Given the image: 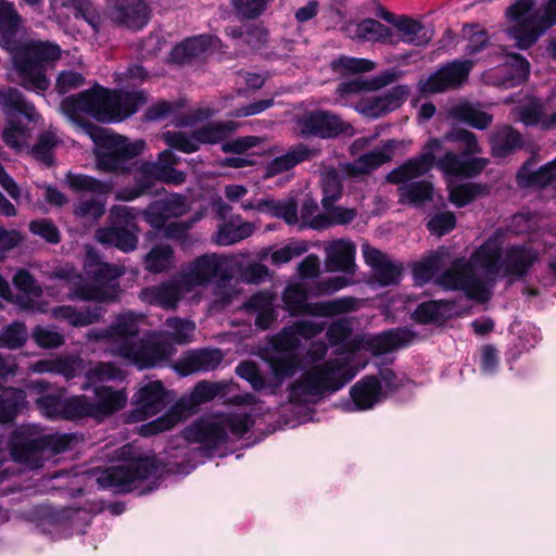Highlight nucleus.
Instances as JSON below:
<instances>
[{
  "label": "nucleus",
  "instance_id": "obj_1",
  "mask_svg": "<svg viewBox=\"0 0 556 556\" xmlns=\"http://www.w3.org/2000/svg\"><path fill=\"white\" fill-rule=\"evenodd\" d=\"M147 102L148 94L143 90L124 91L94 84L90 89L72 96V123L77 126L81 123L76 111L85 112L101 123L122 122L137 113Z\"/></svg>",
  "mask_w": 556,
  "mask_h": 556
},
{
  "label": "nucleus",
  "instance_id": "obj_52",
  "mask_svg": "<svg viewBox=\"0 0 556 556\" xmlns=\"http://www.w3.org/2000/svg\"><path fill=\"white\" fill-rule=\"evenodd\" d=\"M174 249L168 244H155L144 256V268L153 274H161L170 268Z\"/></svg>",
  "mask_w": 556,
  "mask_h": 556
},
{
  "label": "nucleus",
  "instance_id": "obj_19",
  "mask_svg": "<svg viewBox=\"0 0 556 556\" xmlns=\"http://www.w3.org/2000/svg\"><path fill=\"white\" fill-rule=\"evenodd\" d=\"M184 438L206 450H216L228 441V432L223 424L200 418L184 430Z\"/></svg>",
  "mask_w": 556,
  "mask_h": 556
},
{
  "label": "nucleus",
  "instance_id": "obj_55",
  "mask_svg": "<svg viewBox=\"0 0 556 556\" xmlns=\"http://www.w3.org/2000/svg\"><path fill=\"white\" fill-rule=\"evenodd\" d=\"M330 67L340 75L362 74L372 71L375 63L367 59L341 55L331 61Z\"/></svg>",
  "mask_w": 556,
  "mask_h": 556
},
{
  "label": "nucleus",
  "instance_id": "obj_57",
  "mask_svg": "<svg viewBox=\"0 0 556 556\" xmlns=\"http://www.w3.org/2000/svg\"><path fill=\"white\" fill-rule=\"evenodd\" d=\"M356 215L357 213L355 208L337 206L332 210L329 216L324 214L316 215L312 218L309 226L313 229H323L330 225H346L350 224Z\"/></svg>",
  "mask_w": 556,
  "mask_h": 556
},
{
  "label": "nucleus",
  "instance_id": "obj_56",
  "mask_svg": "<svg viewBox=\"0 0 556 556\" xmlns=\"http://www.w3.org/2000/svg\"><path fill=\"white\" fill-rule=\"evenodd\" d=\"M105 213V197H90L81 200L75 207L74 214L87 224L97 223Z\"/></svg>",
  "mask_w": 556,
  "mask_h": 556
},
{
  "label": "nucleus",
  "instance_id": "obj_11",
  "mask_svg": "<svg viewBox=\"0 0 556 556\" xmlns=\"http://www.w3.org/2000/svg\"><path fill=\"white\" fill-rule=\"evenodd\" d=\"M300 136L303 138L333 139L348 134L352 126L340 115L327 110H314L298 121Z\"/></svg>",
  "mask_w": 556,
  "mask_h": 556
},
{
  "label": "nucleus",
  "instance_id": "obj_51",
  "mask_svg": "<svg viewBox=\"0 0 556 556\" xmlns=\"http://www.w3.org/2000/svg\"><path fill=\"white\" fill-rule=\"evenodd\" d=\"M400 194V203H409L420 205L432 200L433 186L427 180L413 181L402 185L397 188Z\"/></svg>",
  "mask_w": 556,
  "mask_h": 556
},
{
  "label": "nucleus",
  "instance_id": "obj_20",
  "mask_svg": "<svg viewBox=\"0 0 556 556\" xmlns=\"http://www.w3.org/2000/svg\"><path fill=\"white\" fill-rule=\"evenodd\" d=\"M539 260V253L526 244H513L506 248L502 260V269L507 277L526 278Z\"/></svg>",
  "mask_w": 556,
  "mask_h": 556
},
{
  "label": "nucleus",
  "instance_id": "obj_54",
  "mask_svg": "<svg viewBox=\"0 0 556 556\" xmlns=\"http://www.w3.org/2000/svg\"><path fill=\"white\" fill-rule=\"evenodd\" d=\"M166 336L177 344H187L191 341L195 330V324L192 320L180 317H169L165 321Z\"/></svg>",
  "mask_w": 556,
  "mask_h": 556
},
{
  "label": "nucleus",
  "instance_id": "obj_58",
  "mask_svg": "<svg viewBox=\"0 0 556 556\" xmlns=\"http://www.w3.org/2000/svg\"><path fill=\"white\" fill-rule=\"evenodd\" d=\"M101 304L93 302L80 307H72V327H85L100 321L106 312Z\"/></svg>",
  "mask_w": 556,
  "mask_h": 556
},
{
  "label": "nucleus",
  "instance_id": "obj_37",
  "mask_svg": "<svg viewBox=\"0 0 556 556\" xmlns=\"http://www.w3.org/2000/svg\"><path fill=\"white\" fill-rule=\"evenodd\" d=\"M455 303L447 300H429L417 305L412 318L419 325L442 324L450 317L446 314L454 307Z\"/></svg>",
  "mask_w": 556,
  "mask_h": 556
},
{
  "label": "nucleus",
  "instance_id": "obj_53",
  "mask_svg": "<svg viewBox=\"0 0 556 556\" xmlns=\"http://www.w3.org/2000/svg\"><path fill=\"white\" fill-rule=\"evenodd\" d=\"M40 410L49 418L70 419V401L61 394H48L36 400Z\"/></svg>",
  "mask_w": 556,
  "mask_h": 556
},
{
  "label": "nucleus",
  "instance_id": "obj_25",
  "mask_svg": "<svg viewBox=\"0 0 556 556\" xmlns=\"http://www.w3.org/2000/svg\"><path fill=\"white\" fill-rule=\"evenodd\" d=\"M13 285L22 292V294L16 296V303L20 307L31 312H46L43 303H35L34 301V299L42 295V289L28 270L24 268L18 269L13 277Z\"/></svg>",
  "mask_w": 556,
  "mask_h": 556
},
{
  "label": "nucleus",
  "instance_id": "obj_28",
  "mask_svg": "<svg viewBox=\"0 0 556 556\" xmlns=\"http://www.w3.org/2000/svg\"><path fill=\"white\" fill-rule=\"evenodd\" d=\"M350 395L356 410L370 409L382 395L381 381L375 375L365 376L351 387Z\"/></svg>",
  "mask_w": 556,
  "mask_h": 556
},
{
  "label": "nucleus",
  "instance_id": "obj_5",
  "mask_svg": "<svg viewBox=\"0 0 556 556\" xmlns=\"http://www.w3.org/2000/svg\"><path fill=\"white\" fill-rule=\"evenodd\" d=\"M84 271L89 282L78 289L79 299L98 303L118 301V279L124 275L123 267L101 261L100 255L90 249L86 254Z\"/></svg>",
  "mask_w": 556,
  "mask_h": 556
},
{
  "label": "nucleus",
  "instance_id": "obj_27",
  "mask_svg": "<svg viewBox=\"0 0 556 556\" xmlns=\"http://www.w3.org/2000/svg\"><path fill=\"white\" fill-rule=\"evenodd\" d=\"M225 388L226 386L222 382L202 380L193 387L189 396L179 399L176 404H181L180 410L188 418L197 413L200 405L213 401Z\"/></svg>",
  "mask_w": 556,
  "mask_h": 556
},
{
  "label": "nucleus",
  "instance_id": "obj_18",
  "mask_svg": "<svg viewBox=\"0 0 556 556\" xmlns=\"http://www.w3.org/2000/svg\"><path fill=\"white\" fill-rule=\"evenodd\" d=\"M186 212V197L173 193L165 199L154 200L141 212L143 220L154 230L164 228L172 217H179Z\"/></svg>",
  "mask_w": 556,
  "mask_h": 556
},
{
  "label": "nucleus",
  "instance_id": "obj_62",
  "mask_svg": "<svg viewBox=\"0 0 556 556\" xmlns=\"http://www.w3.org/2000/svg\"><path fill=\"white\" fill-rule=\"evenodd\" d=\"M270 344L276 353H294L300 348L301 340L292 326L288 325L271 338Z\"/></svg>",
  "mask_w": 556,
  "mask_h": 556
},
{
  "label": "nucleus",
  "instance_id": "obj_45",
  "mask_svg": "<svg viewBox=\"0 0 556 556\" xmlns=\"http://www.w3.org/2000/svg\"><path fill=\"white\" fill-rule=\"evenodd\" d=\"M181 404H174L164 415L153 419L152 421L141 425L139 434L143 438H149L168 431L174 428L178 422L186 419L184 413L180 410Z\"/></svg>",
  "mask_w": 556,
  "mask_h": 556
},
{
  "label": "nucleus",
  "instance_id": "obj_3",
  "mask_svg": "<svg viewBox=\"0 0 556 556\" xmlns=\"http://www.w3.org/2000/svg\"><path fill=\"white\" fill-rule=\"evenodd\" d=\"M8 52L11 54L22 87L37 91L49 88L46 67L52 66L61 58L58 45L35 39H18Z\"/></svg>",
  "mask_w": 556,
  "mask_h": 556
},
{
  "label": "nucleus",
  "instance_id": "obj_9",
  "mask_svg": "<svg viewBox=\"0 0 556 556\" xmlns=\"http://www.w3.org/2000/svg\"><path fill=\"white\" fill-rule=\"evenodd\" d=\"M473 61L459 60L445 62L426 79L418 81L421 94H438L460 89L469 79Z\"/></svg>",
  "mask_w": 556,
  "mask_h": 556
},
{
  "label": "nucleus",
  "instance_id": "obj_2",
  "mask_svg": "<svg viewBox=\"0 0 556 556\" xmlns=\"http://www.w3.org/2000/svg\"><path fill=\"white\" fill-rule=\"evenodd\" d=\"M78 130L92 140L97 167L104 173L128 174V163L140 156L146 148L142 139L131 141L126 136L89 121L80 123Z\"/></svg>",
  "mask_w": 556,
  "mask_h": 556
},
{
  "label": "nucleus",
  "instance_id": "obj_59",
  "mask_svg": "<svg viewBox=\"0 0 556 556\" xmlns=\"http://www.w3.org/2000/svg\"><path fill=\"white\" fill-rule=\"evenodd\" d=\"M27 338L26 326L23 323H12L0 330V348L20 349L26 343Z\"/></svg>",
  "mask_w": 556,
  "mask_h": 556
},
{
  "label": "nucleus",
  "instance_id": "obj_13",
  "mask_svg": "<svg viewBox=\"0 0 556 556\" xmlns=\"http://www.w3.org/2000/svg\"><path fill=\"white\" fill-rule=\"evenodd\" d=\"M170 393L162 381L154 380L143 384L131 399L135 406L128 414V421L138 422L159 414L172 402Z\"/></svg>",
  "mask_w": 556,
  "mask_h": 556
},
{
  "label": "nucleus",
  "instance_id": "obj_12",
  "mask_svg": "<svg viewBox=\"0 0 556 556\" xmlns=\"http://www.w3.org/2000/svg\"><path fill=\"white\" fill-rule=\"evenodd\" d=\"M115 352L118 356L132 362L138 368L147 369L168 359L173 348L164 341H124L115 346Z\"/></svg>",
  "mask_w": 556,
  "mask_h": 556
},
{
  "label": "nucleus",
  "instance_id": "obj_6",
  "mask_svg": "<svg viewBox=\"0 0 556 556\" xmlns=\"http://www.w3.org/2000/svg\"><path fill=\"white\" fill-rule=\"evenodd\" d=\"M307 291L303 286H288L282 292L285 308L292 316L333 317L356 312L359 307L358 300L353 296H342L318 302H307Z\"/></svg>",
  "mask_w": 556,
  "mask_h": 556
},
{
  "label": "nucleus",
  "instance_id": "obj_36",
  "mask_svg": "<svg viewBox=\"0 0 556 556\" xmlns=\"http://www.w3.org/2000/svg\"><path fill=\"white\" fill-rule=\"evenodd\" d=\"M312 150L304 143H298L291 147L285 154L276 156L267 163L265 167V178H271L286 170H289L298 164L309 160Z\"/></svg>",
  "mask_w": 556,
  "mask_h": 556
},
{
  "label": "nucleus",
  "instance_id": "obj_21",
  "mask_svg": "<svg viewBox=\"0 0 556 556\" xmlns=\"http://www.w3.org/2000/svg\"><path fill=\"white\" fill-rule=\"evenodd\" d=\"M224 354L219 349H198L185 354L175 365L180 376H189L199 371L216 369L223 362Z\"/></svg>",
  "mask_w": 556,
  "mask_h": 556
},
{
  "label": "nucleus",
  "instance_id": "obj_34",
  "mask_svg": "<svg viewBox=\"0 0 556 556\" xmlns=\"http://www.w3.org/2000/svg\"><path fill=\"white\" fill-rule=\"evenodd\" d=\"M392 150L393 146L389 141L381 149L372 150L362 154L353 164L348 165V174L351 177L368 175L372 170L379 168L381 165L391 161Z\"/></svg>",
  "mask_w": 556,
  "mask_h": 556
},
{
  "label": "nucleus",
  "instance_id": "obj_33",
  "mask_svg": "<svg viewBox=\"0 0 556 556\" xmlns=\"http://www.w3.org/2000/svg\"><path fill=\"white\" fill-rule=\"evenodd\" d=\"M139 230L129 229L117 225H111L97 231V240L100 243L108 244L121 250L124 253L136 250L138 245L137 232Z\"/></svg>",
  "mask_w": 556,
  "mask_h": 556
},
{
  "label": "nucleus",
  "instance_id": "obj_60",
  "mask_svg": "<svg viewBox=\"0 0 556 556\" xmlns=\"http://www.w3.org/2000/svg\"><path fill=\"white\" fill-rule=\"evenodd\" d=\"M236 374L247 380L254 391H263L269 389V382L262 375L257 364L253 361L240 362L236 367Z\"/></svg>",
  "mask_w": 556,
  "mask_h": 556
},
{
  "label": "nucleus",
  "instance_id": "obj_32",
  "mask_svg": "<svg viewBox=\"0 0 556 556\" xmlns=\"http://www.w3.org/2000/svg\"><path fill=\"white\" fill-rule=\"evenodd\" d=\"M267 362L273 372V379L269 381L270 393L276 394L283 381L295 375L301 361L295 353H277Z\"/></svg>",
  "mask_w": 556,
  "mask_h": 556
},
{
  "label": "nucleus",
  "instance_id": "obj_15",
  "mask_svg": "<svg viewBox=\"0 0 556 556\" xmlns=\"http://www.w3.org/2000/svg\"><path fill=\"white\" fill-rule=\"evenodd\" d=\"M96 402L93 404L83 403V399L72 395V419L75 416L92 415L93 412L103 416L112 415L127 403L124 391L115 390L112 387L101 386L94 390Z\"/></svg>",
  "mask_w": 556,
  "mask_h": 556
},
{
  "label": "nucleus",
  "instance_id": "obj_63",
  "mask_svg": "<svg viewBox=\"0 0 556 556\" xmlns=\"http://www.w3.org/2000/svg\"><path fill=\"white\" fill-rule=\"evenodd\" d=\"M165 143L182 153H194L200 150L199 142L190 135L182 131H166L163 134Z\"/></svg>",
  "mask_w": 556,
  "mask_h": 556
},
{
  "label": "nucleus",
  "instance_id": "obj_7",
  "mask_svg": "<svg viewBox=\"0 0 556 556\" xmlns=\"http://www.w3.org/2000/svg\"><path fill=\"white\" fill-rule=\"evenodd\" d=\"M162 466L155 456H139L127 464L106 468L97 477V483L100 489L114 488L116 493H128L136 482L156 477Z\"/></svg>",
  "mask_w": 556,
  "mask_h": 556
},
{
  "label": "nucleus",
  "instance_id": "obj_41",
  "mask_svg": "<svg viewBox=\"0 0 556 556\" xmlns=\"http://www.w3.org/2000/svg\"><path fill=\"white\" fill-rule=\"evenodd\" d=\"M0 108L7 114L21 113L31 123H37L40 118L35 106L16 88L0 89Z\"/></svg>",
  "mask_w": 556,
  "mask_h": 556
},
{
  "label": "nucleus",
  "instance_id": "obj_17",
  "mask_svg": "<svg viewBox=\"0 0 556 556\" xmlns=\"http://www.w3.org/2000/svg\"><path fill=\"white\" fill-rule=\"evenodd\" d=\"M476 153H454L447 151L438 159L437 168L447 176L471 179L479 176L489 164L485 157L472 156Z\"/></svg>",
  "mask_w": 556,
  "mask_h": 556
},
{
  "label": "nucleus",
  "instance_id": "obj_38",
  "mask_svg": "<svg viewBox=\"0 0 556 556\" xmlns=\"http://www.w3.org/2000/svg\"><path fill=\"white\" fill-rule=\"evenodd\" d=\"M490 144L494 157H506L522 148L523 140L517 129L510 125H504L491 135Z\"/></svg>",
  "mask_w": 556,
  "mask_h": 556
},
{
  "label": "nucleus",
  "instance_id": "obj_50",
  "mask_svg": "<svg viewBox=\"0 0 556 556\" xmlns=\"http://www.w3.org/2000/svg\"><path fill=\"white\" fill-rule=\"evenodd\" d=\"M146 291L150 295L151 304L165 309L176 308L181 299V290L173 281L163 282Z\"/></svg>",
  "mask_w": 556,
  "mask_h": 556
},
{
  "label": "nucleus",
  "instance_id": "obj_30",
  "mask_svg": "<svg viewBox=\"0 0 556 556\" xmlns=\"http://www.w3.org/2000/svg\"><path fill=\"white\" fill-rule=\"evenodd\" d=\"M536 160L531 156L521 165L517 174L519 185L544 188L556 180V160L542 165L536 170L533 169Z\"/></svg>",
  "mask_w": 556,
  "mask_h": 556
},
{
  "label": "nucleus",
  "instance_id": "obj_31",
  "mask_svg": "<svg viewBox=\"0 0 556 556\" xmlns=\"http://www.w3.org/2000/svg\"><path fill=\"white\" fill-rule=\"evenodd\" d=\"M212 40L210 35L189 37L173 47L169 59L179 65L187 64L206 53L212 47Z\"/></svg>",
  "mask_w": 556,
  "mask_h": 556
},
{
  "label": "nucleus",
  "instance_id": "obj_44",
  "mask_svg": "<svg viewBox=\"0 0 556 556\" xmlns=\"http://www.w3.org/2000/svg\"><path fill=\"white\" fill-rule=\"evenodd\" d=\"M31 132L33 129L21 121L10 118L2 130V140L16 152H28Z\"/></svg>",
  "mask_w": 556,
  "mask_h": 556
},
{
  "label": "nucleus",
  "instance_id": "obj_49",
  "mask_svg": "<svg viewBox=\"0 0 556 556\" xmlns=\"http://www.w3.org/2000/svg\"><path fill=\"white\" fill-rule=\"evenodd\" d=\"M356 33L359 37L367 40L389 43L392 46L399 43V40H395L394 38L392 29L375 18L362 20L357 24Z\"/></svg>",
  "mask_w": 556,
  "mask_h": 556
},
{
  "label": "nucleus",
  "instance_id": "obj_47",
  "mask_svg": "<svg viewBox=\"0 0 556 556\" xmlns=\"http://www.w3.org/2000/svg\"><path fill=\"white\" fill-rule=\"evenodd\" d=\"M261 212H266L273 217L283 219L288 225L298 223V203L294 199L279 201L274 199L261 200L256 206Z\"/></svg>",
  "mask_w": 556,
  "mask_h": 556
},
{
  "label": "nucleus",
  "instance_id": "obj_29",
  "mask_svg": "<svg viewBox=\"0 0 556 556\" xmlns=\"http://www.w3.org/2000/svg\"><path fill=\"white\" fill-rule=\"evenodd\" d=\"M239 129V123L232 119L211 121L192 130V137L200 144H223Z\"/></svg>",
  "mask_w": 556,
  "mask_h": 556
},
{
  "label": "nucleus",
  "instance_id": "obj_16",
  "mask_svg": "<svg viewBox=\"0 0 556 556\" xmlns=\"http://www.w3.org/2000/svg\"><path fill=\"white\" fill-rule=\"evenodd\" d=\"M418 333L408 327H396L362 338L363 350L372 356H381L410 346Z\"/></svg>",
  "mask_w": 556,
  "mask_h": 556
},
{
  "label": "nucleus",
  "instance_id": "obj_10",
  "mask_svg": "<svg viewBox=\"0 0 556 556\" xmlns=\"http://www.w3.org/2000/svg\"><path fill=\"white\" fill-rule=\"evenodd\" d=\"M104 16L114 26L137 33L150 23L152 9L146 0H106Z\"/></svg>",
  "mask_w": 556,
  "mask_h": 556
},
{
  "label": "nucleus",
  "instance_id": "obj_23",
  "mask_svg": "<svg viewBox=\"0 0 556 556\" xmlns=\"http://www.w3.org/2000/svg\"><path fill=\"white\" fill-rule=\"evenodd\" d=\"M549 27L534 13L522 21L514 22L508 28L509 38L516 41V46L521 50H528L533 47L540 37L545 34Z\"/></svg>",
  "mask_w": 556,
  "mask_h": 556
},
{
  "label": "nucleus",
  "instance_id": "obj_26",
  "mask_svg": "<svg viewBox=\"0 0 556 556\" xmlns=\"http://www.w3.org/2000/svg\"><path fill=\"white\" fill-rule=\"evenodd\" d=\"M450 119L466 124L472 128L484 130L489 128L493 122V115L481 110L479 103H472L464 100L447 110Z\"/></svg>",
  "mask_w": 556,
  "mask_h": 556
},
{
  "label": "nucleus",
  "instance_id": "obj_4",
  "mask_svg": "<svg viewBox=\"0 0 556 556\" xmlns=\"http://www.w3.org/2000/svg\"><path fill=\"white\" fill-rule=\"evenodd\" d=\"M356 372L343 358H329L306 370L301 379L289 386L288 400L300 403L301 395L324 396L340 391Z\"/></svg>",
  "mask_w": 556,
  "mask_h": 556
},
{
  "label": "nucleus",
  "instance_id": "obj_48",
  "mask_svg": "<svg viewBox=\"0 0 556 556\" xmlns=\"http://www.w3.org/2000/svg\"><path fill=\"white\" fill-rule=\"evenodd\" d=\"M472 273L471 266L464 260H455L450 268L438 278V283L446 290L462 291L468 277Z\"/></svg>",
  "mask_w": 556,
  "mask_h": 556
},
{
  "label": "nucleus",
  "instance_id": "obj_35",
  "mask_svg": "<svg viewBox=\"0 0 556 556\" xmlns=\"http://www.w3.org/2000/svg\"><path fill=\"white\" fill-rule=\"evenodd\" d=\"M139 336L138 318L132 313L119 315L114 324L106 330L94 333L92 338L100 339H114L116 346L124 341H135Z\"/></svg>",
  "mask_w": 556,
  "mask_h": 556
},
{
  "label": "nucleus",
  "instance_id": "obj_14",
  "mask_svg": "<svg viewBox=\"0 0 556 556\" xmlns=\"http://www.w3.org/2000/svg\"><path fill=\"white\" fill-rule=\"evenodd\" d=\"M442 149V140L430 138L424 146V151L405 161L387 175V181L393 185H405L407 181L421 177L437 167L438 159L434 153Z\"/></svg>",
  "mask_w": 556,
  "mask_h": 556
},
{
  "label": "nucleus",
  "instance_id": "obj_39",
  "mask_svg": "<svg viewBox=\"0 0 556 556\" xmlns=\"http://www.w3.org/2000/svg\"><path fill=\"white\" fill-rule=\"evenodd\" d=\"M355 245L351 242L338 241L327 254L326 266L329 271L355 273Z\"/></svg>",
  "mask_w": 556,
  "mask_h": 556
},
{
  "label": "nucleus",
  "instance_id": "obj_40",
  "mask_svg": "<svg viewBox=\"0 0 556 556\" xmlns=\"http://www.w3.org/2000/svg\"><path fill=\"white\" fill-rule=\"evenodd\" d=\"M21 17L12 3L0 0V45L7 51L18 40Z\"/></svg>",
  "mask_w": 556,
  "mask_h": 556
},
{
  "label": "nucleus",
  "instance_id": "obj_22",
  "mask_svg": "<svg viewBox=\"0 0 556 556\" xmlns=\"http://www.w3.org/2000/svg\"><path fill=\"white\" fill-rule=\"evenodd\" d=\"M134 185L119 190L117 198L122 201H134L142 195L157 194L160 190L156 188L157 175L154 164L143 161L135 169Z\"/></svg>",
  "mask_w": 556,
  "mask_h": 556
},
{
  "label": "nucleus",
  "instance_id": "obj_8",
  "mask_svg": "<svg viewBox=\"0 0 556 556\" xmlns=\"http://www.w3.org/2000/svg\"><path fill=\"white\" fill-rule=\"evenodd\" d=\"M68 435L29 433L21 430L12 445L13 458L30 468L42 466V460L66 450Z\"/></svg>",
  "mask_w": 556,
  "mask_h": 556
},
{
  "label": "nucleus",
  "instance_id": "obj_43",
  "mask_svg": "<svg viewBox=\"0 0 556 556\" xmlns=\"http://www.w3.org/2000/svg\"><path fill=\"white\" fill-rule=\"evenodd\" d=\"M393 26L401 33V37L397 40L404 43L425 47L431 39L422 33L425 25L407 15H400Z\"/></svg>",
  "mask_w": 556,
  "mask_h": 556
},
{
  "label": "nucleus",
  "instance_id": "obj_42",
  "mask_svg": "<svg viewBox=\"0 0 556 556\" xmlns=\"http://www.w3.org/2000/svg\"><path fill=\"white\" fill-rule=\"evenodd\" d=\"M491 186L482 182H465L450 190L448 200L458 208H463L471 202L489 195Z\"/></svg>",
  "mask_w": 556,
  "mask_h": 556
},
{
  "label": "nucleus",
  "instance_id": "obj_24",
  "mask_svg": "<svg viewBox=\"0 0 556 556\" xmlns=\"http://www.w3.org/2000/svg\"><path fill=\"white\" fill-rule=\"evenodd\" d=\"M223 262L217 254H203L190 263L185 280L190 286H206L222 271Z\"/></svg>",
  "mask_w": 556,
  "mask_h": 556
},
{
  "label": "nucleus",
  "instance_id": "obj_64",
  "mask_svg": "<svg viewBox=\"0 0 556 556\" xmlns=\"http://www.w3.org/2000/svg\"><path fill=\"white\" fill-rule=\"evenodd\" d=\"M58 140L53 132L47 131L39 136L38 141L31 148H28V153H31L35 159L47 166H51L53 161L51 150L55 147Z\"/></svg>",
  "mask_w": 556,
  "mask_h": 556
},
{
  "label": "nucleus",
  "instance_id": "obj_46",
  "mask_svg": "<svg viewBox=\"0 0 556 556\" xmlns=\"http://www.w3.org/2000/svg\"><path fill=\"white\" fill-rule=\"evenodd\" d=\"M26 393L22 389L7 388L0 392V422H11L25 407Z\"/></svg>",
  "mask_w": 556,
  "mask_h": 556
},
{
  "label": "nucleus",
  "instance_id": "obj_61",
  "mask_svg": "<svg viewBox=\"0 0 556 556\" xmlns=\"http://www.w3.org/2000/svg\"><path fill=\"white\" fill-rule=\"evenodd\" d=\"M72 190L90 192V197H106L111 185L88 175L72 174Z\"/></svg>",
  "mask_w": 556,
  "mask_h": 556
}]
</instances>
